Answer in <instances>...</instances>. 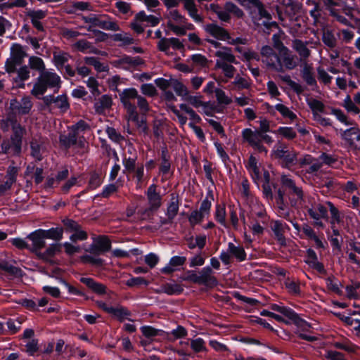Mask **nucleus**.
Masks as SVG:
<instances>
[{"label": "nucleus", "instance_id": "obj_1", "mask_svg": "<svg viewBox=\"0 0 360 360\" xmlns=\"http://www.w3.org/2000/svg\"><path fill=\"white\" fill-rule=\"evenodd\" d=\"M61 79L56 72L49 71H42L39 73L31 91V94L40 99L39 96H43L47 89L51 88L60 89L61 86Z\"/></svg>", "mask_w": 360, "mask_h": 360}, {"label": "nucleus", "instance_id": "obj_2", "mask_svg": "<svg viewBox=\"0 0 360 360\" xmlns=\"http://www.w3.org/2000/svg\"><path fill=\"white\" fill-rule=\"evenodd\" d=\"M277 191H281L283 195L288 198L292 207H297L303 200L304 193L302 188L297 186L295 181L287 175L281 176V187Z\"/></svg>", "mask_w": 360, "mask_h": 360}, {"label": "nucleus", "instance_id": "obj_3", "mask_svg": "<svg viewBox=\"0 0 360 360\" xmlns=\"http://www.w3.org/2000/svg\"><path fill=\"white\" fill-rule=\"evenodd\" d=\"M84 22L90 24L87 30L92 32L94 30L93 27H98L105 30L118 31L120 26L116 21L111 20L112 18L108 15H97L91 13L88 16H82Z\"/></svg>", "mask_w": 360, "mask_h": 360}, {"label": "nucleus", "instance_id": "obj_4", "mask_svg": "<svg viewBox=\"0 0 360 360\" xmlns=\"http://www.w3.org/2000/svg\"><path fill=\"white\" fill-rule=\"evenodd\" d=\"M270 309L288 318L295 325L300 328L302 331H307L311 328V324L309 323L302 319L295 310L288 307L280 306L274 303L271 304Z\"/></svg>", "mask_w": 360, "mask_h": 360}, {"label": "nucleus", "instance_id": "obj_5", "mask_svg": "<svg viewBox=\"0 0 360 360\" xmlns=\"http://www.w3.org/2000/svg\"><path fill=\"white\" fill-rule=\"evenodd\" d=\"M96 303L100 309L105 313L110 314L112 318L120 323H123L126 320L134 321V320L131 319L132 312L124 306L118 304L117 307H109L103 301H96Z\"/></svg>", "mask_w": 360, "mask_h": 360}, {"label": "nucleus", "instance_id": "obj_6", "mask_svg": "<svg viewBox=\"0 0 360 360\" xmlns=\"http://www.w3.org/2000/svg\"><path fill=\"white\" fill-rule=\"evenodd\" d=\"M93 242L86 250L95 256L103 255L109 252L112 248V243L109 237L105 235L94 236L92 237Z\"/></svg>", "mask_w": 360, "mask_h": 360}, {"label": "nucleus", "instance_id": "obj_7", "mask_svg": "<svg viewBox=\"0 0 360 360\" xmlns=\"http://www.w3.org/2000/svg\"><path fill=\"white\" fill-rule=\"evenodd\" d=\"M157 185L152 184L149 186L146 191V196L148 200L149 207H147L143 214L150 216L158 211L162 205V196L156 191Z\"/></svg>", "mask_w": 360, "mask_h": 360}, {"label": "nucleus", "instance_id": "obj_8", "mask_svg": "<svg viewBox=\"0 0 360 360\" xmlns=\"http://www.w3.org/2000/svg\"><path fill=\"white\" fill-rule=\"evenodd\" d=\"M214 271L211 266H206L201 269L198 275L197 284L209 288L215 287L218 284L217 278L213 276Z\"/></svg>", "mask_w": 360, "mask_h": 360}, {"label": "nucleus", "instance_id": "obj_9", "mask_svg": "<svg viewBox=\"0 0 360 360\" xmlns=\"http://www.w3.org/2000/svg\"><path fill=\"white\" fill-rule=\"evenodd\" d=\"M27 238L32 243L30 251L37 256L39 252H41V250L46 246L45 238L41 233V229H38L31 232L27 235Z\"/></svg>", "mask_w": 360, "mask_h": 360}, {"label": "nucleus", "instance_id": "obj_10", "mask_svg": "<svg viewBox=\"0 0 360 360\" xmlns=\"http://www.w3.org/2000/svg\"><path fill=\"white\" fill-rule=\"evenodd\" d=\"M206 41L209 44H212L214 48L222 49L225 51H217L215 53V56L221 58L222 60L226 61L230 63H237L235 56L231 53V48L228 46H224L220 42L215 41L214 39H207Z\"/></svg>", "mask_w": 360, "mask_h": 360}, {"label": "nucleus", "instance_id": "obj_11", "mask_svg": "<svg viewBox=\"0 0 360 360\" xmlns=\"http://www.w3.org/2000/svg\"><path fill=\"white\" fill-rule=\"evenodd\" d=\"M205 30L211 36L218 40L225 41L231 39V35L229 32L215 23L206 25Z\"/></svg>", "mask_w": 360, "mask_h": 360}, {"label": "nucleus", "instance_id": "obj_12", "mask_svg": "<svg viewBox=\"0 0 360 360\" xmlns=\"http://www.w3.org/2000/svg\"><path fill=\"white\" fill-rule=\"evenodd\" d=\"M79 281L84 284L89 289L98 295H104L107 293V287L105 285L97 282L91 277H81Z\"/></svg>", "mask_w": 360, "mask_h": 360}, {"label": "nucleus", "instance_id": "obj_13", "mask_svg": "<svg viewBox=\"0 0 360 360\" xmlns=\"http://www.w3.org/2000/svg\"><path fill=\"white\" fill-rule=\"evenodd\" d=\"M266 132H260L258 131H253L250 128L243 129L242 131V137H246L247 139H253L255 141L260 140L261 143H264L270 145L274 142L273 138L266 134Z\"/></svg>", "mask_w": 360, "mask_h": 360}, {"label": "nucleus", "instance_id": "obj_14", "mask_svg": "<svg viewBox=\"0 0 360 360\" xmlns=\"http://www.w3.org/2000/svg\"><path fill=\"white\" fill-rule=\"evenodd\" d=\"M25 131V127H20L18 129L13 130V134L11 136L10 141L13 146L14 155H18L21 153L22 137Z\"/></svg>", "mask_w": 360, "mask_h": 360}, {"label": "nucleus", "instance_id": "obj_15", "mask_svg": "<svg viewBox=\"0 0 360 360\" xmlns=\"http://www.w3.org/2000/svg\"><path fill=\"white\" fill-rule=\"evenodd\" d=\"M61 246L62 244L52 243L46 249L44 252H39L37 257L46 262L53 264V261L51 259V258L53 257L56 254H58L61 252Z\"/></svg>", "mask_w": 360, "mask_h": 360}, {"label": "nucleus", "instance_id": "obj_16", "mask_svg": "<svg viewBox=\"0 0 360 360\" xmlns=\"http://www.w3.org/2000/svg\"><path fill=\"white\" fill-rule=\"evenodd\" d=\"M186 257L184 256H173L170 258L169 264L165 267L160 269V272L164 274L169 275L174 271V267L180 266L185 264Z\"/></svg>", "mask_w": 360, "mask_h": 360}, {"label": "nucleus", "instance_id": "obj_17", "mask_svg": "<svg viewBox=\"0 0 360 360\" xmlns=\"http://www.w3.org/2000/svg\"><path fill=\"white\" fill-rule=\"evenodd\" d=\"M353 135H356V140L359 142L358 149L360 150V129L358 127H350L346 130L341 129V138L346 141L349 146L354 145V139L352 138Z\"/></svg>", "mask_w": 360, "mask_h": 360}, {"label": "nucleus", "instance_id": "obj_18", "mask_svg": "<svg viewBox=\"0 0 360 360\" xmlns=\"http://www.w3.org/2000/svg\"><path fill=\"white\" fill-rule=\"evenodd\" d=\"M284 228L290 229L288 224H283L282 221L278 220L276 221L272 226V231H274L276 239L283 246L286 245L285 238L283 234Z\"/></svg>", "mask_w": 360, "mask_h": 360}, {"label": "nucleus", "instance_id": "obj_19", "mask_svg": "<svg viewBox=\"0 0 360 360\" xmlns=\"http://www.w3.org/2000/svg\"><path fill=\"white\" fill-rule=\"evenodd\" d=\"M0 269L18 278H22L24 275L23 271L20 267L9 264L6 259L0 260Z\"/></svg>", "mask_w": 360, "mask_h": 360}, {"label": "nucleus", "instance_id": "obj_20", "mask_svg": "<svg viewBox=\"0 0 360 360\" xmlns=\"http://www.w3.org/2000/svg\"><path fill=\"white\" fill-rule=\"evenodd\" d=\"M312 70L313 68L310 65L305 63L301 71V76L307 84L314 89V87H317V82Z\"/></svg>", "mask_w": 360, "mask_h": 360}, {"label": "nucleus", "instance_id": "obj_21", "mask_svg": "<svg viewBox=\"0 0 360 360\" xmlns=\"http://www.w3.org/2000/svg\"><path fill=\"white\" fill-rule=\"evenodd\" d=\"M112 99L110 96L104 94L99 98L98 102L94 103V109L96 113L101 115L106 109L111 108Z\"/></svg>", "mask_w": 360, "mask_h": 360}, {"label": "nucleus", "instance_id": "obj_22", "mask_svg": "<svg viewBox=\"0 0 360 360\" xmlns=\"http://www.w3.org/2000/svg\"><path fill=\"white\" fill-rule=\"evenodd\" d=\"M45 239H51L55 241H60L63 236L64 229L62 226L52 227L49 229H42Z\"/></svg>", "mask_w": 360, "mask_h": 360}, {"label": "nucleus", "instance_id": "obj_23", "mask_svg": "<svg viewBox=\"0 0 360 360\" xmlns=\"http://www.w3.org/2000/svg\"><path fill=\"white\" fill-rule=\"evenodd\" d=\"M17 76L13 78L14 82L18 88H25L24 82L30 78V70L27 66L24 65L16 70Z\"/></svg>", "mask_w": 360, "mask_h": 360}, {"label": "nucleus", "instance_id": "obj_24", "mask_svg": "<svg viewBox=\"0 0 360 360\" xmlns=\"http://www.w3.org/2000/svg\"><path fill=\"white\" fill-rule=\"evenodd\" d=\"M179 196L175 195L174 193H172L171 195V201L169 203L167 208V212H166L167 217H168L170 219H174L179 212Z\"/></svg>", "mask_w": 360, "mask_h": 360}, {"label": "nucleus", "instance_id": "obj_25", "mask_svg": "<svg viewBox=\"0 0 360 360\" xmlns=\"http://www.w3.org/2000/svg\"><path fill=\"white\" fill-rule=\"evenodd\" d=\"M316 210L319 212H317L313 208L307 209V213L311 219L316 221H319L321 219H328V209L326 207L321 204H319L317 205Z\"/></svg>", "mask_w": 360, "mask_h": 360}, {"label": "nucleus", "instance_id": "obj_26", "mask_svg": "<svg viewBox=\"0 0 360 360\" xmlns=\"http://www.w3.org/2000/svg\"><path fill=\"white\" fill-rule=\"evenodd\" d=\"M270 174L269 172L265 169H264L263 172V184H262V191L264 198L269 200H273L274 195L272 192V188L270 185Z\"/></svg>", "mask_w": 360, "mask_h": 360}, {"label": "nucleus", "instance_id": "obj_27", "mask_svg": "<svg viewBox=\"0 0 360 360\" xmlns=\"http://www.w3.org/2000/svg\"><path fill=\"white\" fill-rule=\"evenodd\" d=\"M59 142L63 148L68 150L77 143V136L75 132H69L68 135L61 134L59 136Z\"/></svg>", "mask_w": 360, "mask_h": 360}, {"label": "nucleus", "instance_id": "obj_28", "mask_svg": "<svg viewBox=\"0 0 360 360\" xmlns=\"http://www.w3.org/2000/svg\"><path fill=\"white\" fill-rule=\"evenodd\" d=\"M228 252L238 262H243L246 259L247 254L244 248L241 246H236L231 242L228 244Z\"/></svg>", "mask_w": 360, "mask_h": 360}, {"label": "nucleus", "instance_id": "obj_29", "mask_svg": "<svg viewBox=\"0 0 360 360\" xmlns=\"http://www.w3.org/2000/svg\"><path fill=\"white\" fill-rule=\"evenodd\" d=\"M325 280L327 288L330 291L340 296L343 295L342 290L340 288V287L342 286V284L338 278L333 275H331L327 277Z\"/></svg>", "mask_w": 360, "mask_h": 360}, {"label": "nucleus", "instance_id": "obj_30", "mask_svg": "<svg viewBox=\"0 0 360 360\" xmlns=\"http://www.w3.org/2000/svg\"><path fill=\"white\" fill-rule=\"evenodd\" d=\"M56 278L58 280V282L60 284L63 285L68 289L69 294L76 295V296L82 297L86 300H88L89 299V297L86 295V293L84 292H83L82 290L72 285L63 278L56 277Z\"/></svg>", "mask_w": 360, "mask_h": 360}, {"label": "nucleus", "instance_id": "obj_31", "mask_svg": "<svg viewBox=\"0 0 360 360\" xmlns=\"http://www.w3.org/2000/svg\"><path fill=\"white\" fill-rule=\"evenodd\" d=\"M308 105L311 110L314 118L316 117L317 115H319L317 114V112L329 114V112L326 110L325 105L323 103L318 99L314 98L309 101Z\"/></svg>", "mask_w": 360, "mask_h": 360}, {"label": "nucleus", "instance_id": "obj_32", "mask_svg": "<svg viewBox=\"0 0 360 360\" xmlns=\"http://www.w3.org/2000/svg\"><path fill=\"white\" fill-rule=\"evenodd\" d=\"M215 68L221 69L224 73L225 77L228 78L233 77L236 68L231 64H227L226 61L217 60L215 64Z\"/></svg>", "mask_w": 360, "mask_h": 360}, {"label": "nucleus", "instance_id": "obj_33", "mask_svg": "<svg viewBox=\"0 0 360 360\" xmlns=\"http://www.w3.org/2000/svg\"><path fill=\"white\" fill-rule=\"evenodd\" d=\"M163 292L168 295H179L184 292V288L178 283H167L162 286Z\"/></svg>", "mask_w": 360, "mask_h": 360}, {"label": "nucleus", "instance_id": "obj_34", "mask_svg": "<svg viewBox=\"0 0 360 360\" xmlns=\"http://www.w3.org/2000/svg\"><path fill=\"white\" fill-rule=\"evenodd\" d=\"M137 96H139L137 90L132 87L124 89L123 91L120 94V101L123 105L127 103H131L130 99L136 98Z\"/></svg>", "mask_w": 360, "mask_h": 360}, {"label": "nucleus", "instance_id": "obj_35", "mask_svg": "<svg viewBox=\"0 0 360 360\" xmlns=\"http://www.w3.org/2000/svg\"><path fill=\"white\" fill-rule=\"evenodd\" d=\"M25 53L22 47L20 44H13L11 49V58L14 62L18 64H22Z\"/></svg>", "mask_w": 360, "mask_h": 360}, {"label": "nucleus", "instance_id": "obj_36", "mask_svg": "<svg viewBox=\"0 0 360 360\" xmlns=\"http://www.w3.org/2000/svg\"><path fill=\"white\" fill-rule=\"evenodd\" d=\"M172 87L176 95L181 96L183 100L189 94L187 87L177 79H172Z\"/></svg>", "mask_w": 360, "mask_h": 360}, {"label": "nucleus", "instance_id": "obj_37", "mask_svg": "<svg viewBox=\"0 0 360 360\" xmlns=\"http://www.w3.org/2000/svg\"><path fill=\"white\" fill-rule=\"evenodd\" d=\"M80 260L84 264H90L92 266L102 267L105 265V260L100 257H94L90 255H83L80 257Z\"/></svg>", "mask_w": 360, "mask_h": 360}, {"label": "nucleus", "instance_id": "obj_38", "mask_svg": "<svg viewBox=\"0 0 360 360\" xmlns=\"http://www.w3.org/2000/svg\"><path fill=\"white\" fill-rule=\"evenodd\" d=\"M273 133L279 134L288 140H292L297 136L295 131L289 127H279Z\"/></svg>", "mask_w": 360, "mask_h": 360}, {"label": "nucleus", "instance_id": "obj_39", "mask_svg": "<svg viewBox=\"0 0 360 360\" xmlns=\"http://www.w3.org/2000/svg\"><path fill=\"white\" fill-rule=\"evenodd\" d=\"M282 167L289 168L290 166L294 165L297 161V154L293 151L286 150V153L281 158Z\"/></svg>", "mask_w": 360, "mask_h": 360}, {"label": "nucleus", "instance_id": "obj_40", "mask_svg": "<svg viewBox=\"0 0 360 360\" xmlns=\"http://www.w3.org/2000/svg\"><path fill=\"white\" fill-rule=\"evenodd\" d=\"M22 104L18 105L15 108L20 110L21 115H27L30 112L32 108V103L29 96H24L21 99Z\"/></svg>", "mask_w": 360, "mask_h": 360}, {"label": "nucleus", "instance_id": "obj_41", "mask_svg": "<svg viewBox=\"0 0 360 360\" xmlns=\"http://www.w3.org/2000/svg\"><path fill=\"white\" fill-rule=\"evenodd\" d=\"M62 224L64 226V231L67 233H73L75 231H78L81 228V225L74 219L65 217L62 219Z\"/></svg>", "mask_w": 360, "mask_h": 360}, {"label": "nucleus", "instance_id": "obj_42", "mask_svg": "<svg viewBox=\"0 0 360 360\" xmlns=\"http://www.w3.org/2000/svg\"><path fill=\"white\" fill-rule=\"evenodd\" d=\"M142 334L146 338H152L162 335V330L156 329L150 326H143L140 328Z\"/></svg>", "mask_w": 360, "mask_h": 360}, {"label": "nucleus", "instance_id": "obj_43", "mask_svg": "<svg viewBox=\"0 0 360 360\" xmlns=\"http://www.w3.org/2000/svg\"><path fill=\"white\" fill-rule=\"evenodd\" d=\"M110 37L115 41H121L122 44L119 45L120 47H124L128 45L133 44H134L135 41L134 38L129 36H123L120 33L110 34Z\"/></svg>", "mask_w": 360, "mask_h": 360}, {"label": "nucleus", "instance_id": "obj_44", "mask_svg": "<svg viewBox=\"0 0 360 360\" xmlns=\"http://www.w3.org/2000/svg\"><path fill=\"white\" fill-rule=\"evenodd\" d=\"M322 41L326 46L330 49L335 47L337 44V40L333 32L330 30H327L323 32L322 35Z\"/></svg>", "mask_w": 360, "mask_h": 360}, {"label": "nucleus", "instance_id": "obj_45", "mask_svg": "<svg viewBox=\"0 0 360 360\" xmlns=\"http://www.w3.org/2000/svg\"><path fill=\"white\" fill-rule=\"evenodd\" d=\"M214 218L221 225L226 226V208L224 205H216Z\"/></svg>", "mask_w": 360, "mask_h": 360}, {"label": "nucleus", "instance_id": "obj_46", "mask_svg": "<svg viewBox=\"0 0 360 360\" xmlns=\"http://www.w3.org/2000/svg\"><path fill=\"white\" fill-rule=\"evenodd\" d=\"M69 57V53L65 51H62L59 53H54L53 60L57 68L59 69L60 68H63L66 65L65 63L68 61Z\"/></svg>", "mask_w": 360, "mask_h": 360}, {"label": "nucleus", "instance_id": "obj_47", "mask_svg": "<svg viewBox=\"0 0 360 360\" xmlns=\"http://www.w3.org/2000/svg\"><path fill=\"white\" fill-rule=\"evenodd\" d=\"M29 65L31 69L38 70L40 72L46 71L44 60L37 56H31L29 58Z\"/></svg>", "mask_w": 360, "mask_h": 360}, {"label": "nucleus", "instance_id": "obj_48", "mask_svg": "<svg viewBox=\"0 0 360 360\" xmlns=\"http://www.w3.org/2000/svg\"><path fill=\"white\" fill-rule=\"evenodd\" d=\"M275 109L278 110L285 118H289L290 120H295L297 118V115L283 104H276L275 105Z\"/></svg>", "mask_w": 360, "mask_h": 360}, {"label": "nucleus", "instance_id": "obj_49", "mask_svg": "<svg viewBox=\"0 0 360 360\" xmlns=\"http://www.w3.org/2000/svg\"><path fill=\"white\" fill-rule=\"evenodd\" d=\"M102 184L101 176L96 172H93L90 174V178L88 182L87 189L94 190L99 187Z\"/></svg>", "mask_w": 360, "mask_h": 360}, {"label": "nucleus", "instance_id": "obj_50", "mask_svg": "<svg viewBox=\"0 0 360 360\" xmlns=\"http://www.w3.org/2000/svg\"><path fill=\"white\" fill-rule=\"evenodd\" d=\"M282 80L285 82L297 94H301L304 91V88L300 84L292 80L289 75L283 77Z\"/></svg>", "mask_w": 360, "mask_h": 360}, {"label": "nucleus", "instance_id": "obj_51", "mask_svg": "<svg viewBox=\"0 0 360 360\" xmlns=\"http://www.w3.org/2000/svg\"><path fill=\"white\" fill-rule=\"evenodd\" d=\"M204 340L201 338H198L194 340H191V347L196 353L205 352L207 350Z\"/></svg>", "mask_w": 360, "mask_h": 360}, {"label": "nucleus", "instance_id": "obj_52", "mask_svg": "<svg viewBox=\"0 0 360 360\" xmlns=\"http://www.w3.org/2000/svg\"><path fill=\"white\" fill-rule=\"evenodd\" d=\"M243 139L245 141L248 142L251 147L257 150L259 153H264L265 154L268 153V149L262 145L260 140L255 141L253 139H247L246 137H243Z\"/></svg>", "mask_w": 360, "mask_h": 360}, {"label": "nucleus", "instance_id": "obj_53", "mask_svg": "<svg viewBox=\"0 0 360 360\" xmlns=\"http://www.w3.org/2000/svg\"><path fill=\"white\" fill-rule=\"evenodd\" d=\"M225 9L229 13H233L235 16H236L238 18H241L244 16L243 11L231 1L226 3Z\"/></svg>", "mask_w": 360, "mask_h": 360}, {"label": "nucleus", "instance_id": "obj_54", "mask_svg": "<svg viewBox=\"0 0 360 360\" xmlns=\"http://www.w3.org/2000/svg\"><path fill=\"white\" fill-rule=\"evenodd\" d=\"M123 106L127 110V112L129 116V120L132 122L138 121V117H139V115L137 112L136 105L131 103H127Z\"/></svg>", "mask_w": 360, "mask_h": 360}, {"label": "nucleus", "instance_id": "obj_55", "mask_svg": "<svg viewBox=\"0 0 360 360\" xmlns=\"http://www.w3.org/2000/svg\"><path fill=\"white\" fill-rule=\"evenodd\" d=\"M295 49L299 55L304 58H307L310 56V50L301 40L296 41Z\"/></svg>", "mask_w": 360, "mask_h": 360}, {"label": "nucleus", "instance_id": "obj_56", "mask_svg": "<svg viewBox=\"0 0 360 360\" xmlns=\"http://www.w3.org/2000/svg\"><path fill=\"white\" fill-rule=\"evenodd\" d=\"M117 191V186L115 184H109L105 185L103 188L102 192L100 194H97L95 198L101 196L103 198H108L111 194L116 192Z\"/></svg>", "mask_w": 360, "mask_h": 360}, {"label": "nucleus", "instance_id": "obj_57", "mask_svg": "<svg viewBox=\"0 0 360 360\" xmlns=\"http://www.w3.org/2000/svg\"><path fill=\"white\" fill-rule=\"evenodd\" d=\"M88 238V233L86 231L82 230L81 228L78 229V231H75L70 236V240L72 243H76L78 240L83 241Z\"/></svg>", "mask_w": 360, "mask_h": 360}, {"label": "nucleus", "instance_id": "obj_58", "mask_svg": "<svg viewBox=\"0 0 360 360\" xmlns=\"http://www.w3.org/2000/svg\"><path fill=\"white\" fill-rule=\"evenodd\" d=\"M285 288L288 290L289 292L294 295H300V288L299 284L288 278L284 282Z\"/></svg>", "mask_w": 360, "mask_h": 360}, {"label": "nucleus", "instance_id": "obj_59", "mask_svg": "<svg viewBox=\"0 0 360 360\" xmlns=\"http://www.w3.org/2000/svg\"><path fill=\"white\" fill-rule=\"evenodd\" d=\"M205 214L199 210H193L189 217L188 221L191 225L198 224L201 223L204 219Z\"/></svg>", "mask_w": 360, "mask_h": 360}, {"label": "nucleus", "instance_id": "obj_60", "mask_svg": "<svg viewBox=\"0 0 360 360\" xmlns=\"http://www.w3.org/2000/svg\"><path fill=\"white\" fill-rule=\"evenodd\" d=\"M149 282L143 277H131L126 282V285L129 287H135L139 285H148Z\"/></svg>", "mask_w": 360, "mask_h": 360}, {"label": "nucleus", "instance_id": "obj_61", "mask_svg": "<svg viewBox=\"0 0 360 360\" xmlns=\"http://www.w3.org/2000/svg\"><path fill=\"white\" fill-rule=\"evenodd\" d=\"M215 94L217 100L219 104L229 105L232 103L231 98L228 97L223 90L220 89H216Z\"/></svg>", "mask_w": 360, "mask_h": 360}, {"label": "nucleus", "instance_id": "obj_62", "mask_svg": "<svg viewBox=\"0 0 360 360\" xmlns=\"http://www.w3.org/2000/svg\"><path fill=\"white\" fill-rule=\"evenodd\" d=\"M26 15L29 17L30 20H40L46 16V11L40 9L29 10L27 11Z\"/></svg>", "mask_w": 360, "mask_h": 360}, {"label": "nucleus", "instance_id": "obj_63", "mask_svg": "<svg viewBox=\"0 0 360 360\" xmlns=\"http://www.w3.org/2000/svg\"><path fill=\"white\" fill-rule=\"evenodd\" d=\"M73 47L80 52L86 53L91 48V43L86 39H79L73 44Z\"/></svg>", "mask_w": 360, "mask_h": 360}, {"label": "nucleus", "instance_id": "obj_64", "mask_svg": "<svg viewBox=\"0 0 360 360\" xmlns=\"http://www.w3.org/2000/svg\"><path fill=\"white\" fill-rule=\"evenodd\" d=\"M343 106L348 112H352L354 114L360 112V109L354 103L349 95L345 98Z\"/></svg>", "mask_w": 360, "mask_h": 360}]
</instances>
